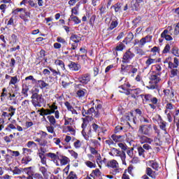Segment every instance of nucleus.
I'll return each mask as SVG.
<instances>
[{"label": "nucleus", "mask_w": 179, "mask_h": 179, "mask_svg": "<svg viewBox=\"0 0 179 179\" xmlns=\"http://www.w3.org/2000/svg\"><path fill=\"white\" fill-rule=\"evenodd\" d=\"M38 92H40V90L36 88L35 92H33L31 96V102L34 107H41L42 104H44L43 94H38Z\"/></svg>", "instance_id": "nucleus-1"}, {"label": "nucleus", "mask_w": 179, "mask_h": 179, "mask_svg": "<svg viewBox=\"0 0 179 179\" xmlns=\"http://www.w3.org/2000/svg\"><path fill=\"white\" fill-rule=\"evenodd\" d=\"M160 82V73H152L150 77L149 85L146 87L147 89L155 90L157 87V83Z\"/></svg>", "instance_id": "nucleus-2"}, {"label": "nucleus", "mask_w": 179, "mask_h": 179, "mask_svg": "<svg viewBox=\"0 0 179 179\" xmlns=\"http://www.w3.org/2000/svg\"><path fill=\"white\" fill-rule=\"evenodd\" d=\"M108 167L113 169L111 173L113 176H117L119 173H121V168H120V164L115 159H112L109 161L107 164Z\"/></svg>", "instance_id": "nucleus-3"}, {"label": "nucleus", "mask_w": 179, "mask_h": 179, "mask_svg": "<svg viewBox=\"0 0 179 179\" xmlns=\"http://www.w3.org/2000/svg\"><path fill=\"white\" fill-rule=\"evenodd\" d=\"M110 155L111 156H116L120 157L122 164L127 166V162L125 161V159H127V155H125V152H121L117 148H113L111 149V152H110Z\"/></svg>", "instance_id": "nucleus-4"}, {"label": "nucleus", "mask_w": 179, "mask_h": 179, "mask_svg": "<svg viewBox=\"0 0 179 179\" xmlns=\"http://www.w3.org/2000/svg\"><path fill=\"white\" fill-rule=\"evenodd\" d=\"M140 96L143 100V103H153L154 104L159 103V99L150 94H145Z\"/></svg>", "instance_id": "nucleus-5"}, {"label": "nucleus", "mask_w": 179, "mask_h": 179, "mask_svg": "<svg viewBox=\"0 0 179 179\" xmlns=\"http://www.w3.org/2000/svg\"><path fill=\"white\" fill-rule=\"evenodd\" d=\"M173 27H168L166 29H164L163 32L161 34V38H165L166 41H172L173 37Z\"/></svg>", "instance_id": "nucleus-6"}, {"label": "nucleus", "mask_w": 179, "mask_h": 179, "mask_svg": "<svg viewBox=\"0 0 179 179\" xmlns=\"http://www.w3.org/2000/svg\"><path fill=\"white\" fill-rule=\"evenodd\" d=\"M119 87L122 90V91L119 90L120 93H124V94H127V96H129V94H131V97L133 99H136V96L139 94V92L138 91V90H131V89L127 90L124 88L123 85Z\"/></svg>", "instance_id": "nucleus-7"}, {"label": "nucleus", "mask_w": 179, "mask_h": 179, "mask_svg": "<svg viewBox=\"0 0 179 179\" xmlns=\"http://www.w3.org/2000/svg\"><path fill=\"white\" fill-rule=\"evenodd\" d=\"M152 128V124H143L140 126L138 128V135L149 136Z\"/></svg>", "instance_id": "nucleus-8"}, {"label": "nucleus", "mask_w": 179, "mask_h": 179, "mask_svg": "<svg viewBox=\"0 0 179 179\" xmlns=\"http://www.w3.org/2000/svg\"><path fill=\"white\" fill-rule=\"evenodd\" d=\"M40 134L41 138H35V142H38L39 146H47V143H48V142L47 141V140H45V138H47V135L48 134H47V132L43 131L40 132Z\"/></svg>", "instance_id": "nucleus-9"}, {"label": "nucleus", "mask_w": 179, "mask_h": 179, "mask_svg": "<svg viewBox=\"0 0 179 179\" xmlns=\"http://www.w3.org/2000/svg\"><path fill=\"white\" fill-rule=\"evenodd\" d=\"M135 57V53L131 52V49H129L124 54L122 57V62L128 64L132 58Z\"/></svg>", "instance_id": "nucleus-10"}, {"label": "nucleus", "mask_w": 179, "mask_h": 179, "mask_svg": "<svg viewBox=\"0 0 179 179\" xmlns=\"http://www.w3.org/2000/svg\"><path fill=\"white\" fill-rule=\"evenodd\" d=\"M78 81L82 85H87L90 82V73H85L78 77Z\"/></svg>", "instance_id": "nucleus-11"}, {"label": "nucleus", "mask_w": 179, "mask_h": 179, "mask_svg": "<svg viewBox=\"0 0 179 179\" xmlns=\"http://www.w3.org/2000/svg\"><path fill=\"white\" fill-rule=\"evenodd\" d=\"M143 4V0H132L131 2V8L133 10H138L141 6Z\"/></svg>", "instance_id": "nucleus-12"}, {"label": "nucleus", "mask_w": 179, "mask_h": 179, "mask_svg": "<svg viewBox=\"0 0 179 179\" xmlns=\"http://www.w3.org/2000/svg\"><path fill=\"white\" fill-rule=\"evenodd\" d=\"M138 136L141 143H148L149 145H152V142H153V139L145 136V134H138Z\"/></svg>", "instance_id": "nucleus-13"}, {"label": "nucleus", "mask_w": 179, "mask_h": 179, "mask_svg": "<svg viewBox=\"0 0 179 179\" xmlns=\"http://www.w3.org/2000/svg\"><path fill=\"white\" fill-rule=\"evenodd\" d=\"M50 109H45V114L46 115H51V114H54L55 113V110H58V106L55 105V103L52 104L49 106Z\"/></svg>", "instance_id": "nucleus-14"}, {"label": "nucleus", "mask_w": 179, "mask_h": 179, "mask_svg": "<svg viewBox=\"0 0 179 179\" xmlns=\"http://www.w3.org/2000/svg\"><path fill=\"white\" fill-rule=\"evenodd\" d=\"M68 66L71 71H74L75 72H78V71H79V69L81 68L80 64L73 62H71Z\"/></svg>", "instance_id": "nucleus-15"}, {"label": "nucleus", "mask_w": 179, "mask_h": 179, "mask_svg": "<svg viewBox=\"0 0 179 179\" xmlns=\"http://www.w3.org/2000/svg\"><path fill=\"white\" fill-rule=\"evenodd\" d=\"M158 124L159 125L160 129H162V131H164V134H167V130L166 129V122L162 119V116L158 115Z\"/></svg>", "instance_id": "nucleus-16"}, {"label": "nucleus", "mask_w": 179, "mask_h": 179, "mask_svg": "<svg viewBox=\"0 0 179 179\" xmlns=\"http://www.w3.org/2000/svg\"><path fill=\"white\" fill-rule=\"evenodd\" d=\"M178 65H179V61L177 57H174L173 63L171 62H169V68H170V69H177L178 68Z\"/></svg>", "instance_id": "nucleus-17"}, {"label": "nucleus", "mask_w": 179, "mask_h": 179, "mask_svg": "<svg viewBox=\"0 0 179 179\" xmlns=\"http://www.w3.org/2000/svg\"><path fill=\"white\" fill-rule=\"evenodd\" d=\"M127 121H132L134 124H136V117L134 116L133 113H129L126 115Z\"/></svg>", "instance_id": "nucleus-18"}, {"label": "nucleus", "mask_w": 179, "mask_h": 179, "mask_svg": "<svg viewBox=\"0 0 179 179\" xmlns=\"http://www.w3.org/2000/svg\"><path fill=\"white\" fill-rule=\"evenodd\" d=\"M36 85H38V87H40V89H47V87H48V86H49L48 83H45L43 80H39L36 81Z\"/></svg>", "instance_id": "nucleus-19"}, {"label": "nucleus", "mask_w": 179, "mask_h": 179, "mask_svg": "<svg viewBox=\"0 0 179 179\" xmlns=\"http://www.w3.org/2000/svg\"><path fill=\"white\" fill-rule=\"evenodd\" d=\"M132 40H134V34L132 32H129L127 37L123 40V43L129 44V43H131Z\"/></svg>", "instance_id": "nucleus-20"}, {"label": "nucleus", "mask_w": 179, "mask_h": 179, "mask_svg": "<svg viewBox=\"0 0 179 179\" xmlns=\"http://www.w3.org/2000/svg\"><path fill=\"white\" fill-rule=\"evenodd\" d=\"M59 160L60 162L61 166H66V164H68V163L71 162L69 158L65 156H62V157L59 159Z\"/></svg>", "instance_id": "nucleus-21"}, {"label": "nucleus", "mask_w": 179, "mask_h": 179, "mask_svg": "<svg viewBox=\"0 0 179 179\" xmlns=\"http://www.w3.org/2000/svg\"><path fill=\"white\" fill-rule=\"evenodd\" d=\"M165 96H167L169 99H173L174 97V90L173 89L164 90Z\"/></svg>", "instance_id": "nucleus-22"}, {"label": "nucleus", "mask_w": 179, "mask_h": 179, "mask_svg": "<svg viewBox=\"0 0 179 179\" xmlns=\"http://www.w3.org/2000/svg\"><path fill=\"white\" fill-rule=\"evenodd\" d=\"M152 64H156V59H152V57L148 56V59L145 61L146 68H149Z\"/></svg>", "instance_id": "nucleus-23"}, {"label": "nucleus", "mask_w": 179, "mask_h": 179, "mask_svg": "<svg viewBox=\"0 0 179 179\" xmlns=\"http://www.w3.org/2000/svg\"><path fill=\"white\" fill-rule=\"evenodd\" d=\"M70 40L71 41H73V43H76V44H78V43H79V41H80V40L82 39L78 35L73 34L70 37Z\"/></svg>", "instance_id": "nucleus-24"}, {"label": "nucleus", "mask_w": 179, "mask_h": 179, "mask_svg": "<svg viewBox=\"0 0 179 179\" xmlns=\"http://www.w3.org/2000/svg\"><path fill=\"white\" fill-rule=\"evenodd\" d=\"M29 85L26 84L22 85V94H24V97H29Z\"/></svg>", "instance_id": "nucleus-25"}, {"label": "nucleus", "mask_w": 179, "mask_h": 179, "mask_svg": "<svg viewBox=\"0 0 179 179\" xmlns=\"http://www.w3.org/2000/svg\"><path fill=\"white\" fill-rule=\"evenodd\" d=\"M8 115H10V118H12V117H13V115H15V114H16V108H14L12 106H10L8 108Z\"/></svg>", "instance_id": "nucleus-26"}, {"label": "nucleus", "mask_w": 179, "mask_h": 179, "mask_svg": "<svg viewBox=\"0 0 179 179\" xmlns=\"http://www.w3.org/2000/svg\"><path fill=\"white\" fill-rule=\"evenodd\" d=\"M71 20H72V22H74L75 24H79V23L81 22V20L79 19V17L71 15L70 16V18L69 19V22H71Z\"/></svg>", "instance_id": "nucleus-27"}, {"label": "nucleus", "mask_w": 179, "mask_h": 179, "mask_svg": "<svg viewBox=\"0 0 179 179\" xmlns=\"http://www.w3.org/2000/svg\"><path fill=\"white\" fill-rule=\"evenodd\" d=\"M95 108L96 111L94 113V117H96V118H99V117H100V110H101L103 106H101V103H98Z\"/></svg>", "instance_id": "nucleus-28"}, {"label": "nucleus", "mask_w": 179, "mask_h": 179, "mask_svg": "<svg viewBox=\"0 0 179 179\" xmlns=\"http://www.w3.org/2000/svg\"><path fill=\"white\" fill-rule=\"evenodd\" d=\"M9 95V92H8V90H6V87L2 89V92L1 94V101H3V100H5V97H8V96Z\"/></svg>", "instance_id": "nucleus-29"}, {"label": "nucleus", "mask_w": 179, "mask_h": 179, "mask_svg": "<svg viewBox=\"0 0 179 179\" xmlns=\"http://www.w3.org/2000/svg\"><path fill=\"white\" fill-rule=\"evenodd\" d=\"M148 164L152 168H153L154 170H159V164H157V162L153 160L148 161Z\"/></svg>", "instance_id": "nucleus-30"}, {"label": "nucleus", "mask_w": 179, "mask_h": 179, "mask_svg": "<svg viewBox=\"0 0 179 179\" xmlns=\"http://www.w3.org/2000/svg\"><path fill=\"white\" fill-rule=\"evenodd\" d=\"M64 125H73V119L72 117H66L64 116Z\"/></svg>", "instance_id": "nucleus-31"}, {"label": "nucleus", "mask_w": 179, "mask_h": 179, "mask_svg": "<svg viewBox=\"0 0 179 179\" xmlns=\"http://www.w3.org/2000/svg\"><path fill=\"white\" fill-rule=\"evenodd\" d=\"M16 83H19V80L17 79V76L11 77L10 80L9 82V86L13 85V86L16 85Z\"/></svg>", "instance_id": "nucleus-32"}, {"label": "nucleus", "mask_w": 179, "mask_h": 179, "mask_svg": "<svg viewBox=\"0 0 179 179\" xmlns=\"http://www.w3.org/2000/svg\"><path fill=\"white\" fill-rule=\"evenodd\" d=\"M146 174L149 176V177H151V178H156L155 172L149 167L146 169Z\"/></svg>", "instance_id": "nucleus-33"}, {"label": "nucleus", "mask_w": 179, "mask_h": 179, "mask_svg": "<svg viewBox=\"0 0 179 179\" xmlns=\"http://www.w3.org/2000/svg\"><path fill=\"white\" fill-rule=\"evenodd\" d=\"M117 26H118V20L117 19H115L111 22L108 29L109 30H113V29H115Z\"/></svg>", "instance_id": "nucleus-34"}, {"label": "nucleus", "mask_w": 179, "mask_h": 179, "mask_svg": "<svg viewBox=\"0 0 179 179\" xmlns=\"http://www.w3.org/2000/svg\"><path fill=\"white\" fill-rule=\"evenodd\" d=\"M171 52L175 57H179V48L178 47L173 46L171 50Z\"/></svg>", "instance_id": "nucleus-35"}, {"label": "nucleus", "mask_w": 179, "mask_h": 179, "mask_svg": "<svg viewBox=\"0 0 179 179\" xmlns=\"http://www.w3.org/2000/svg\"><path fill=\"white\" fill-rule=\"evenodd\" d=\"M76 94L79 99H82V97H85V94H86V90H79L77 91Z\"/></svg>", "instance_id": "nucleus-36"}, {"label": "nucleus", "mask_w": 179, "mask_h": 179, "mask_svg": "<svg viewBox=\"0 0 179 179\" xmlns=\"http://www.w3.org/2000/svg\"><path fill=\"white\" fill-rule=\"evenodd\" d=\"M57 43H59L60 44H63L64 45H68V42H66V40H65V38H64L61 36H58L57 38Z\"/></svg>", "instance_id": "nucleus-37"}, {"label": "nucleus", "mask_w": 179, "mask_h": 179, "mask_svg": "<svg viewBox=\"0 0 179 179\" xmlns=\"http://www.w3.org/2000/svg\"><path fill=\"white\" fill-rule=\"evenodd\" d=\"M8 153L10 154L11 157L12 156H14L15 157H17L20 156V152H19V151H13L12 150H8Z\"/></svg>", "instance_id": "nucleus-38"}, {"label": "nucleus", "mask_w": 179, "mask_h": 179, "mask_svg": "<svg viewBox=\"0 0 179 179\" xmlns=\"http://www.w3.org/2000/svg\"><path fill=\"white\" fill-rule=\"evenodd\" d=\"M31 162V157H25L22 159L21 163L22 164H29Z\"/></svg>", "instance_id": "nucleus-39"}, {"label": "nucleus", "mask_w": 179, "mask_h": 179, "mask_svg": "<svg viewBox=\"0 0 179 179\" xmlns=\"http://www.w3.org/2000/svg\"><path fill=\"white\" fill-rule=\"evenodd\" d=\"M55 65L61 66L62 71H65V64H64V62H62V60H55Z\"/></svg>", "instance_id": "nucleus-40"}, {"label": "nucleus", "mask_w": 179, "mask_h": 179, "mask_svg": "<svg viewBox=\"0 0 179 179\" xmlns=\"http://www.w3.org/2000/svg\"><path fill=\"white\" fill-rule=\"evenodd\" d=\"M50 125H55L57 124V121L55 120V117L52 115H49L47 117Z\"/></svg>", "instance_id": "nucleus-41"}, {"label": "nucleus", "mask_w": 179, "mask_h": 179, "mask_svg": "<svg viewBox=\"0 0 179 179\" xmlns=\"http://www.w3.org/2000/svg\"><path fill=\"white\" fill-rule=\"evenodd\" d=\"M178 73H179L178 69H171L170 77L171 78H175V76H177V75H178Z\"/></svg>", "instance_id": "nucleus-42"}, {"label": "nucleus", "mask_w": 179, "mask_h": 179, "mask_svg": "<svg viewBox=\"0 0 179 179\" xmlns=\"http://www.w3.org/2000/svg\"><path fill=\"white\" fill-rule=\"evenodd\" d=\"M79 4H76L75 7L71 9V15H79Z\"/></svg>", "instance_id": "nucleus-43"}, {"label": "nucleus", "mask_w": 179, "mask_h": 179, "mask_svg": "<svg viewBox=\"0 0 179 179\" xmlns=\"http://www.w3.org/2000/svg\"><path fill=\"white\" fill-rule=\"evenodd\" d=\"M45 57V50H41L38 53V59H44V57Z\"/></svg>", "instance_id": "nucleus-44"}, {"label": "nucleus", "mask_w": 179, "mask_h": 179, "mask_svg": "<svg viewBox=\"0 0 179 179\" xmlns=\"http://www.w3.org/2000/svg\"><path fill=\"white\" fill-rule=\"evenodd\" d=\"M49 69L50 72H52L53 76H61V72H59V71H57L51 67H49Z\"/></svg>", "instance_id": "nucleus-45"}, {"label": "nucleus", "mask_w": 179, "mask_h": 179, "mask_svg": "<svg viewBox=\"0 0 179 179\" xmlns=\"http://www.w3.org/2000/svg\"><path fill=\"white\" fill-rule=\"evenodd\" d=\"M139 44V47H143V45H145V44H146V41L144 39V38H141L140 40V41H136V40L135 41V43H134V45H136L137 44Z\"/></svg>", "instance_id": "nucleus-46"}, {"label": "nucleus", "mask_w": 179, "mask_h": 179, "mask_svg": "<svg viewBox=\"0 0 179 179\" xmlns=\"http://www.w3.org/2000/svg\"><path fill=\"white\" fill-rule=\"evenodd\" d=\"M111 9H113L115 10V12H120V10H121V3H116L113 6H112L111 7Z\"/></svg>", "instance_id": "nucleus-47"}, {"label": "nucleus", "mask_w": 179, "mask_h": 179, "mask_svg": "<svg viewBox=\"0 0 179 179\" xmlns=\"http://www.w3.org/2000/svg\"><path fill=\"white\" fill-rule=\"evenodd\" d=\"M124 48H125V45H124V43H120L119 44H117V45L115 48V50L116 51H123Z\"/></svg>", "instance_id": "nucleus-48"}, {"label": "nucleus", "mask_w": 179, "mask_h": 179, "mask_svg": "<svg viewBox=\"0 0 179 179\" xmlns=\"http://www.w3.org/2000/svg\"><path fill=\"white\" fill-rule=\"evenodd\" d=\"M12 129H16V126L14 125L13 124H9L6 127V131H7L8 132H12Z\"/></svg>", "instance_id": "nucleus-49"}, {"label": "nucleus", "mask_w": 179, "mask_h": 179, "mask_svg": "<svg viewBox=\"0 0 179 179\" xmlns=\"http://www.w3.org/2000/svg\"><path fill=\"white\" fill-rule=\"evenodd\" d=\"M48 157H50V159L53 160H57V159H58V152H57V154L49 152L48 153Z\"/></svg>", "instance_id": "nucleus-50"}, {"label": "nucleus", "mask_w": 179, "mask_h": 179, "mask_svg": "<svg viewBox=\"0 0 179 179\" xmlns=\"http://www.w3.org/2000/svg\"><path fill=\"white\" fill-rule=\"evenodd\" d=\"M85 163V165L88 166L90 169H95L96 167V164L90 161H86Z\"/></svg>", "instance_id": "nucleus-51"}, {"label": "nucleus", "mask_w": 179, "mask_h": 179, "mask_svg": "<svg viewBox=\"0 0 179 179\" xmlns=\"http://www.w3.org/2000/svg\"><path fill=\"white\" fill-rule=\"evenodd\" d=\"M145 152H146L143 148L138 147V152L139 156H142L143 157H145Z\"/></svg>", "instance_id": "nucleus-52"}, {"label": "nucleus", "mask_w": 179, "mask_h": 179, "mask_svg": "<svg viewBox=\"0 0 179 179\" xmlns=\"http://www.w3.org/2000/svg\"><path fill=\"white\" fill-rule=\"evenodd\" d=\"M22 172L25 173V174H27V176H31V167H27V168H24L22 169Z\"/></svg>", "instance_id": "nucleus-53"}, {"label": "nucleus", "mask_w": 179, "mask_h": 179, "mask_svg": "<svg viewBox=\"0 0 179 179\" xmlns=\"http://www.w3.org/2000/svg\"><path fill=\"white\" fill-rule=\"evenodd\" d=\"M29 105H30V101L27 99L22 101L21 104L22 107H23L24 108H28Z\"/></svg>", "instance_id": "nucleus-54"}, {"label": "nucleus", "mask_w": 179, "mask_h": 179, "mask_svg": "<svg viewBox=\"0 0 179 179\" xmlns=\"http://www.w3.org/2000/svg\"><path fill=\"white\" fill-rule=\"evenodd\" d=\"M78 177L76 176V173L73 171H71L67 176L66 179H76Z\"/></svg>", "instance_id": "nucleus-55"}, {"label": "nucleus", "mask_w": 179, "mask_h": 179, "mask_svg": "<svg viewBox=\"0 0 179 179\" xmlns=\"http://www.w3.org/2000/svg\"><path fill=\"white\" fill-rule=\"evenodd\" d=\"M73 145L76 149H79L80 146H82V143L79 140H76V141L73 143Z\"/></svg>", "instance_id": "nucleus-56"}, {"label": "nucleus", "mask_w": 179, "mask_h": 179, "mask_svg": "<svg viewBox=\"0 0 179 179\" xmlns=\"http://www.w3.org/2000/svg\"><path fill=\"white\" fill-rule=\"evenodd\" d=\"M53 141H54V143H55V145L59 146V148H62V145H61V139L60 138H55L53 139Z\"/></svg>", "instance_id": "nucleus-57"}, {"label": "nucleus", "mask_w": 179, "mask_h": 179, "mask_svg": "<svg viewBox=\"0 0 179 179\" xmlns=\"http://www.w3.org/2000/svg\"><path fill=\"white\" fill-rule=\"evenodd\" d=\"M27 148H37V144L34 141H29L27 143Z\"/></svg>", "instance_id": "nucleus-58"}, {"label": "nucleus", "mask_w": 179, "mask_h": 179, "mask_svg": "<svg viewBox=\"0 0 179 179\" xmlns=\"http://www.w3.org/2000/svg\"><path fill=\"white\" fill-rule=\"evenodd\" d=\"M171 47L169 44H166L164 47L162 52L163 54H167L168 52H170Z\"/></svg>", "instance_id": "nucleus-59"}, {"label": "nucleus", "mask_w": 179, "mask_h": 179, "mask_svg": "<svg viewBox=\"0 0 179 179\" xmlns=\"http://www.w3.org/2000/svg\"><path fill=\"white\" fill-rule=\"evenodd\" d=\"M22 169H19L17 167H15L14 170L13 171V176H15V174H22Z\"/></svg>", "instance_id": "nucleus-60"}, {"label": "nucleus", "mask_w": 179, "mask_h": 179, "mask_svg": "<svg viewBox=\"0 0 179 179\" xmlns=\"http://www.w3.org/2000/svg\"><path fill=\"white\" fill-rule=\"evenodd\" d=\"M3 124H5V119L3 117H1H1H0V131L5 128V125Z\"/></svg>", "instance_id": "nucleus-61"}, {"label": "nucleus", "mask_w": 179, "mask_h": 179, "mask_svg": "<svg viewBox=\"0 0 179 179\" xmlns=\"http://www.w3.org/2000/svg\"><path fill=\"white\" fill-rule=\"evenodd\" d=\"M111 138L114 142H120V139H121V136H117L115 134H113L111 136Z\"/></svg>", "instance_id": "nucleus-62"}, {"label": "nucleus", "mask_w": 179, "mask_h": 179, "mask_svg": "<svg viewBox=\"0 0 179 179\" xmlns=\"http://www.w3.org/2000/svg\"><path fill=\"white\" fill-rule=\"evenodd\" d=\"M173 34L175 36H178L179 34V22L175 27Z\"/></svg>", "instance_id": "nucleus-63"}, {"label": "nucleus", "mask_w": 179, "mask_h": 179, "mask_svg": "<svg viewBox=\"0 0 179 179\" xmlns=\"http://www.w3.org/2000/svg\"><path fill=\"white\" fill-rule=\"evenodd\" d=\"M34 178L35 179H44V177H43V175H41L40 173H35L34 175Z\"/></svg>", "instance_id": "nucleus-64"}]
</instances>
